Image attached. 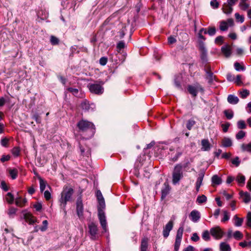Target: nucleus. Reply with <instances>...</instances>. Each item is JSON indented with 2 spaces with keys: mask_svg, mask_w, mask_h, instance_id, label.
<instances>
[{
  "mask_svg": "<svg viewBox=\"0 0 251 251\" xmlns=\"http://www.w3.org/2000/svg\"><path fill=\"white\" fill-rule=\"evenodd\" d=\"M76 126L78 128V131L82 133H88L87 138H90L93 136L95 133V126L93 123L87 120H81L76 124Z\"/></svg>",
  "mask_w": 251,
  "mask_h": 251,
  "instance_id": "obj_1",
  "label": "nucleus"
},
{
  "mask_svg": "<svg viewBox=\"0 0 251 251\" xmlns=\"http://www.w3.org/2000/svg\"><path fill=\"white\" fill-rule=\"evenodd\" d=\"M73 193V189L68 187H65L61 193V196L59 200L60 205L61 208L64 210L65 213H66L65 207L67 202L71 200Z\"/></svg>",
  "mask_w": 251,
  "mask_h": 251,
  "instance_id": "obj_2",
  "label": "nucleus"
},
{
  "mask_svg": "<svg viewBox=\"0 0 251 251\" xmlns=\"http://www.w3.org/2000/svg\"><path fill=\"white\" fill-rule=\"evenodd\" d=\"M183 177L182 170V164L179 163L176 164L172 172V183L174 184L178 183Z\"/></svg>",
  "mask_w": 251,
  "mask_h": 251,
  "instance_id": "obj_3",
  "label": "nucleus"
},
{
  "mask_svg": "<svg viewBox=\"0 0 251 251\" xmlns=\"http://www.w3.org/2000/svg\"><path fill=\"white\" fill-rule=\"evenodd\" d=\"M188 92L194 97H196L198 92L202 93L204 92L203 87L199 83H197L194 85H189L187 87Z\"/></svg>",
  "mask_w": 251,
  "mask_h": 251,
  "instance_id": "obj_4",
  "label": "nucleus"
},
{
  "mask_svg": "<svg viewBox=\"0 0 251 251\" xmlns=\"http://www.w3.org/2000/svg\"><path fill=\"white\" fill-rule=\"evenodd\" d=\"M103 83L101 84L94 83L89 84L88 87L91 93L97 95H101L103 92V88L102 86Z\"/></svg>",
  "mask_w": 251,
  "mask_h": 251,
  "instance_id": "obj_5",
  "label": "nucleus"
},
{
  "mask_svg": "<svg viewBox=\"0 0 251 251\" xmlns=\"http://www.w3.org/2000/svg\"><path fill=\"white\" fill-rule=\"evenodd\" d=\"M89 232L91 235V239L94 240H97L98 238V228L97 225L92 222L90 223L88 226Z\"/></svg>",
  "mask_w": 251,
  "mask_h": 251,
  "instance_id": "obj_6",
  "label": "nucleus"
},
{
  "mask_svg": "<svg viewBox=\"0 0 251 251\" xmlns=\"http://www.w3.org/2000/svg\"><path fill=\"white\" fill-rule=\"evenodd\" d=\"M210 232L211 235L216 239L222 238L224 234V231L218 226L211 228Z\"/></svg>",
  "mask_w": 251,
  "mask_h": 251,
  "instance_id": "obj_7",
  "label": "nucleus"
},
{
  "mask_svg": "<svg viewBox=\"0 0 251 251\" xmlns=\"http://www.w3.org/2000/svg\"><path fill=\"white\" fill-rule=\"evenodd\" d=\"M98 217L101 226L104 232L107 231V222L104 211H100L98 212Z\"/></svg>",
  "mask_w": 251,
  "mask_h": 251,
  "instance_id": "obj_8",
  "label": "nucleus"
},
{
  "mask_svg": "<svg viewBox=\"0 0 251 251\" xmlns=\"http://www.w3.org/2000/svg\"><path fill=\"white\" fill-rule=\"evenodd\" d=\"M76 204L77 214L80 218L83 216V205L81 196H79L77 198Z\"/></svg>",
  "mask_w": 251,
  "mask_h": 251,
  "instance_id": "obj_9",
  "label": "nucleus"
},
{
  "mask_svg": "<svg viewBox=\"0 0 251 251\" xmlns=\"http://www.w3.org/2000/svg\"><path fill=\"white\" fill-rule=\"evenodd\" d=\"M199 50L201 51V58L203 61H207V50L202 41H199Z\"/></svg>",
  "mask_w": 251,
  "mask_h": 251,
  "instance_id": "obj_10",
  "label": "nucleus"
},
{
  "mask_svg": "<svg viewBox=\"0 0 251 251\" xmlns=\"http://www.w3.org/2000/svg\"><path fill=\"white\" fill-rule=\"evenodd\" d=\"M173 227V222L170 221L163 228V235L165 238H167L169 235L170 231Z\"/></svg>",
  "mask_w": 251,
  "mask_h": 251,
  "instance_id": "obj_11",
  "label": "nucleus"
},
{
  "mask_svg": "<svg viewBox=\"0 0 251 251\" xmlns=\"http://www.w3.org/2000/svg\"><path fill=\"white\" fill-rule=\"evenodd\" d=\"M240 198L242 201L245 203H248L251 201V196L249 193L248 192H244L240 191L239 192Z\"/></svg>",
  "mask_w": 251,
  "mask_h": 251,
  "instance_id": "obj_12",
  "label": "nucleus"
},
{
  "mask_svg": "<svg viewBox=\"0 0 251 251\" xmlns=\"http://www.w3.org/2000/svg\"><path fill=\"white\" fill-rule=\"evenodd\" d=\"M170 187L168 182H165L161 189V199H164L169 194Z\"/></svg>",
  "mask_w": 251,
  "mask_h": 251,
  "instance_id": "obj_13",
  "label": "nucleus"
},
{
  "mask_svg": "<svg viewBox=\"0 0 251 251\" xmlns=\"http://www.w3.org/2000/svg\"><path fill=\"white\" fill-rule=\"evenodd\" d=\"M206 75V78L208 80L209 83H211L214 79L215 78V76L213 75V73L211 71V69L209 66H207L205 69Z\"/></svg>",
  "mask_w": 251,
  "mask_h": 251,
  "instance_id": "obj_14",
  "label": "nucleus"
},
{
  "mask_svg": "<svg viewBox=\"0 0 251 251\" xmlns=\"http://www.w3.org/2000/svg\"><path fill=\"white\" fill-rule=\"evenodd\" d=\"M78 144L81 154L83 156H86L88 157L91 154L90 149L86 146H83L79 141L78 142Z\"/></svg>",
  "mask_w": 251,
  "mask_h": 251,
  "instance_id": "obj_15",
  "label": "nucleus"
},
{
  "mask_svg": "<svg viewBox=\"0 0 251 251\" xmlns=\"http://www.w3.org/2000/svg\"><path fill=\"white\" fill-rule=\"evenodd\" d=\"M24 218L25 221L30 225L33 224L36 222V218L30 213H26L24 214Z\"/></svg>",
  "mask_w": 251,
  "mask_h": 251,
  "instance_id": "obj_16",
  "label": "nucleus"
},
{
  "mask_svg": "<svg viewBox=\"0 0 251 251\" xmlns=\"http://www.w3.org/2000/svg\"><path fill=\"white\" fill-rule=\"evenodd\" d=\"M148 242L149 239L147 237H144L142 239L140 251H148Z\"/></svg>",
  "mask_w": 251,
  "mask_h": 251,
  "instance_id": "obj_17",
  "label": "nucleus"
},
{
  "mask_svg": "<svg viewBox=\"0 0 251 251\" xmlns=\"http://www.w3.org/2000/svg\"><path fill=\"white\" fill-rule=\"evenodd\" d=\"M190 217H191L192 221L194 222H197L198 221L201 217L200 212L196 210H194L191 212Z\"/></svg>",
  "mask_w": 251,
  "mask_h": 251,
  "instance_id": "obj_18",
  "label": "nucleus"
},
{
  "mask_svg": "<svg viewBox=\"0 0 251 251\" xmlns=\"http://www.w3.org/2000/svg\"><path fill=\"white\" fill-rule=\"evenodd\" d=\"M204 177V173H201L199 175V177L197 178L196 183V189L197 192H198L200 190V188L202 184L203 178Z\"/></svg>",
  "mask_w": 251,
  "mask_h": 251,
  "instance_id": "obj_19",
  "label": "nucleus"
},
{
  "mask_svg": "<svg viewBox=\"0 0 251 251\" xmlns=\"http://www.w3.org/2000/svg\"><path fill=\"white\" fill-rule=\"evenodd\" d=\"M222 10L224 13L229 14L231 13L233 11L232 6L230 5L228 3H224L223 5Z\"/></svg>",
  "mask_w": 251,
  "mask_h": 251,
  "instance_id": "obj_20",
  "label": "nucleus"
},
{
  "mask_svg": "<svg viewBox=\"0 0 251 251\" xmlns=\"http://www.w3.org/2000/svg\"><path fill=\"white\" fill-rule=\"evenodd\" d=\"M221 50L222 53L226 57H229L231 54V47L228 45L222 47L221 48Z\"/></svg>",
  "mask_w": 251,
  "mask_h": 251,
  "instance_id": "obj_21",
  "label": "nucleus"
},
{
  "mask_svg": "<svg viewBox=\"0 0 251 251\" xmlns=\"http://www.w3.org/2000/svg\"><path fill=\"white\" fill-rule=\"evenodd\" d=\"M201 150L204 151H208L211 148L210 144L207 139H203L201 140Z\"/></svg>",
  "mask_w": 251,
  "mask_h": 251,
  "instance_id": "obj_22",
  "label": "nucleus"
},
{
  "mask_svg": "<svg viewBox=\"0 0 251 251\" xmlns=\"http://www.w3.org/2000/svg\"><path fill=\"white\" fill-rule=\"evenodd\" d=\"M27 202L26 199H23L21 196L18 197L16 199L15 203L16 204L20 207H23L25 205V203Z\"/></svg>",
  "mask_w": 251,
  "mask_h": 251,
  "instance_id": "obj_23",
  "label": "nucleus"
},
{
  "mask_svg": "<svg viewBox=\"0 0 251 251\" xmlns=\"http://www.w3.org/2000/svg\"><path fill=\"white\" fill-rule=\"evenodd\" d=\"M246 178L242 174H238L236 177V180L240 186H243L245 184Z\"/></svg>",
  "mask_w": 251,
  "mask_h": 251,
  "instance_id": "obj_24",
  "label": "nucleus"
},
{
  "mask_svg": "<svg viewBox=\"0 0 251 251\" xmlns=\"http://www.w3.org/2000/svg\"><path fill=\"white\" fill-rule=\"evenodd\" d=\"M227 101L230 104H235L238 102L239 99L234 95H229L227 97Z\"/></svg>",
  "mask_w": 251,
  "mask_h": 251,
  "instance_id": "obj_25",
  "label": "nucleus"
},
{
  "mask_svg": "<svg viewBox=\"0 0 251 251\" xmlns=\"http://www.w3.org/2000/svg\"><path fill=\"white\" fill-rule=\"evenodd\" d=\"M211 180L213 186L215 185H220L222 182V178L218 176L217 175H214L212 177Z\"/></svg>",
  "mask_w": 251,
  "mask_h": 251,
  "instance_id": "obj_26",
  "label": "nucleus"
},
{
  "mask_svg": "<svg viewBox=\"0 0 251 251\" xmlns=\"http://www.w3.org/2000/svg\"><path fill=\"white\" fill-rule=\"evenodd\" d=\"M8 171L12 179H15L17 178L18 174V171L17 169H8Z\"/></svg>",
  "mask_w": 251,
  "mask_h": 251,
  "instance_id": "obj_27",
  "label": "nucleus"
},
{
  "mask_svg": "<svg viewBox=\"0 0 251 251\" xmlns=\"http://www.w3.org/2000/svg\"><path fill=\"white\" fill-rule=\"evenodd\" d=\"M220 251H231V248L228 244L222 242L220 245Z\"/></svg>",
  "mask_w": 251,
  "mask_h": 251,
  "instance_id": "obj_28",
  "label": "nucleus"
},
{
  "mask_svg": "<svg viewBox=\"0 0 251 251\" xmlns=\"http://www.w3.org/2000/svg\"><path fill=\"white\" fill-rule=\"evenodd\" d=\"M241 148L243 151H247L251 153V142L247 144H242Z\"/></svg>",
  "mask_w": 251,
  "mask_h": 251,
  "instance_id": "obj_29",
  "label": "nucleus"
},
{
  "mask_svg": "<svg viewBox=\"0 0 251 251\" xmlns=\"http://www.w3.org/2000/svg\"><path fill=\"white\" fill-rule=\"evenodd\" d=\"M204 34H208L210 36H213L216 34V29L214 26L209 27L208 30L205 28Z\"/></svg>",
  "mask_w": 251,
  "mask_h": 251,
  "instance_id": "obj_30",
  "label": "nucleus"
},
{
  "mask_svg": "<svg viewBox=\"0 0 251 251\" xmlns=\"http://www.w3.org/2000/svg\"><path fill=\"white\" fill-rule=\"evenodd\" d=\"M232 145V141L230 139L225 137L222 141V145L224 147H229Z\"/></svg>",
  "mask_w": 251,
  "mask_h": 251,
  "instance_id": "obj_31",
  "label": "nucleus"
},
{
  "mask_svg": "<svg viewBox=\"0 0 251 251\" xmlns=\"http://www.w3.org/2000/svg\"><path fill=\"white\" fill-rule=\"evenodd\" d=\"M98 203H99V204L98 205V212H99L100 211H104L103 210L105 208V204L104 199L98 201Z\"/></svg>",
  "mask_w": 251,
  "mask_h": 251,
  "instance_id": "obj_32",
  "label": "nucleus"
},
{
  "mask_svg": "<svg viewBox=\"0 0 251 251\" xmlns=\"http://www.w3.org/2000/svg\"><path fill=\"white\" fill-rule=\"evenodd\" d=\"M38 178L40 182V189L41 192H43L46 188V181H45L40 176H38Z\"/></svg>",
  "mask_w": 251,
  "mask_h": 251,
  "instance_id": "obj_33",
  "label": "nucleus"
},
{
  "mask_svg": "<svg viewBox=\"0 0 251 251\" xmlns=\"http://www.w3.org/2000/svg\"><path fill=\"white\" fill-rule=\"evenodd\" d=\"M234 220L235 221L234 225L236 226H240L242 225L243 222V219L238 218L237 215H235L233 217Z\"/></svg>",
  "mask_w": 251,
  "mask_h": 251,
  "instance_id": "obj_34",
  "label": "nucleus"
},
{
  "mask_svg": "<svg viewBox=\"0 0 251 251\" xmlns=\"http://www.w3.org/2000/svg\"><path fill=\"white\" fill-rule=\"evenodd\" d=\"M224 113L226 118L228 119H231L233 117V112L231 109L225 110Z\"/></svg>",
  "mask_w": 251,
  "mask_h": 251,
  "instance_id": "obj_35",
  "label": "nucleus"
},
{
  "mask_svg": "<svg viewBox=\"0 0 251 251\" xmlns=\"http://www.w3.org/2000/svg\"><path fill=\"white\" fill-rule=\"evenodd\" d=\"M5 199L8 203L12 204L14 201V197L11 193H8L5 196Z\"/></svg>",
  "mask_w": 251,
  "mask_h": 251,
  "instance_id": "obj_36",
  "label": "nucleus"
},
{
  "mask_svg": "<svg viewBox=\"0 0 251 251\" xmlns=\"http://www.w3.org/2000/svg\"><path fill=\"white\" fill-rule=\"evenodd\" d=\"M196 122L192 119L189 120L186 124V127L187 128L190 130H191L192 127L195 125Z\"/></svg>",
  "mask_w": 251,
  "mask_h": 251,
  "instance_id": "obj_37",
  "label": "nucleus"
},
{
  "mask_svg": "<svg viewBox=\"0 0 251 251\" xmlns=\"http://www.w3.org/2000/svg\"><path fill=\"white\" fill-rule=\"evenodd\" d=\"M228 27L227 23L226 22L223 21L221 22L220 25V29L221 30L226 31L227 30Z\"/></svg>",
  "mask_w": 251,
  "mask_h": 251,
  "instance_id": "obj_38",
  "label": "nucleus"
},
{
  "mask_svg": "<svg viewBox=\"0 0 251 251\" xmlns=\"http://www.w3.org/2000/svg\"><path fill=\"white\" fill-rule=\"evenodd\" d=\"M181 238L176 237L175 243V250L177 251L180 245Z\"/></svg>",
  "mask_w": 251,
  "mask_h": 251,
  "instance_id": "obj_39",
  "label": "nucleus"
},
{
  "mask_svg": "<svg viewBox=\"0 0 251 251\" xmlns=\"http://www.w3.org/2000/svg\"><path fill=\"white\" fill-rule=\"evenodd\" d=\"M234 66L235 70L237 71H244L245 70V67L237 62L234 63Z\"/></svg>",
  "mask_w": 251,
  "mask_h": 251,
  "instance_id": "obj_40",
  "label": "nucleus"
},
{
  "mask_svg": "<svg viewBox=\"0 0 251 251\" xmlns=\"http://www.w3.org/2000/svg\"><path fill=\"white\" fill-rule=\"evenodd\" d=\"M207 201V198L206 197L202 195L201 196L198 197L197 199V201L199 203H203L205 202H206Z\"/></svg>",
  "mask_w": 251,
  "mask_h": 251,
  "instance_id": "obj_41",
  "label": "nucleus"
},
{
  "mask_svg": "<svg viewBox=\"0 0 251 251\" xmlns=\"http://www.w3.org/2000/svg\"><path fill=\"white\" fill-rule=\"evenodd\" d=\"M234 238L236 240H240L243 237V234L239 231H236L233 235Z\"/></svg>",
  "mask_w": 251,
  "mask_h": 251,
  "instance_id": "obj_42",
  "label": "nucleus"
},
{
  "mask_svg": "<svg viewBox=\"0 0 251 251\" xmlns=\"http://www.w3.org/2000/svg\"><path fill=\"white\" fill-rule=\"evenodd\" d=\"M50 43L53 45H58L59 43V40L54 36H51L50 39Z\"/></svg>",
  "mask_w": 251,
  "mask_h": 251,
  "instance_id": "obj_43",
  "label": "nucleus"
},
{
  "mask_svg": "<svg viewBox=\"0 0 251 251\" xmlns=\"http://www.w3.org/2000/svg\"><path fill=\"white\" fill-rule=\"evenodd\" d=\"M183 230H184L183 226H180L177 231L176 237L182 238L183 233Z\"/></svg>",
  "mask_w": 251,
  "mask_h": 251,
  "instance_id": "obj_44",
  "label": "nucleus"
},
{
  "mask_svg": "<svg viewBox=\"0 0 251 251\" xmlns=\"http://www.w3.org/2000/svg\"><path fill=\"white\" fill-rule=\"evenodd\" d=\"M240 94L242 99H245L249 95L250 92L247 89H243L240 92Z\"/></svg>",
  "mask_w": 251,
  "mask_h": 251,
  "instance_id": "obj_45",
  "label": "nucleus"
},
{
  "mask_svg": "<svg viewBox=\"0 0 251 251\" xmlns=\"http://www.w3.org/2000/svg\"><path fill=\"white\" fill-rule=\"evenodd\" d=\"M239 6L242 10L245 11L249 8V4L244 1H241Z\"/></svg>",
  "mask_w": 251,
  "mask_h": 251,
  "instance_id": "obj_46",
  "label": "nucleus"
},
{
  "mask_svg": "<svg viewBox=\"0 0 251 251\" xmlns=\"http://www.w3.org/2000/svg\"><path fill=\"white\" fill-rule=\"evenodd\" d=\"M241 77L242 75H238L236 76V79H234V82L237 85L240 86L243 84V82L241 80Z\"/></svg>",
  "mask_w": 251,
  "mask_h": 251,
  "instance_id": "obj_47",
  "label": "nucleus"
},
{
  "mask_svg": "<svg viewBox=\"0 0 251 251\" xmlns=\"http://www.w3.org/2000/svg\"><path fill=\"white\" fill-rule=\"evenodd\" d=\"M245 135H246L245 132H244L242 130H240L236 135V138L238 140L241 139L245 137Z\"/></svg>",
  "mask_w": 251,
  "mask_h": 251,
  "instance_id": "obj_48",
  "label": "nucleus"
},
{
  "mask_svg": "<svg viewBox=\"0 0 251 251\" xmlns=\"http://www.w3.org/2000/svg\"><path fill=\"white\" fill-rule=\"evenodd\" d=\"M202 238L205 241H208L210 240L209 233L207 230L204 231L202 235Z\"/></svg>",
  "mask_w": 251,
  "mask_h": 251,
  "instance_id": "obj_49",
  "label": "nucleus"
},
{
  "mask_svg": "<svg viewBox=\"0 0 251 251\" xmlns=\"http://www.w3.org/2000/svg\"><path fill=\"white\" fill-rule=\"evenodd\" d=\"M125 44L124 42V41H120L117 45V48L118 52H120V50L122 49H124L125 48Z\"/></svg>",
  "mask_w": 251,
  "mask_h": 251,
  "instance_id": "obj_50",
  "label": "nucleus"
},
{
  "mask_svg": "<svg viewBox=\"0 0 251 251\" xmlns=\"http://www.w3.org/2000/svg\"><path fill=\"white\" fill-rule=\"evenodd\" d=\"M20 150L18 147H14L12 150V154L15 156H18L20 154Z\"/></svg>",
  "mask_w": 251,
  "mask_h": 251,
  "instance_id": "obj_51",
  "label": "nucleus"
},
{
  "mask_svg": "<svg viewBox=\"0 0 251 251\" xmlns=\"http://www.w3.org/2000/svg\"><path fill=\"white\" fill-rule=\"evenodd\" d=\"M238 127L239 129H245L246 128V124L244 121L240 120L237 123Z\"/></svg>",
  "mask_w": 251,
  "mask_h": 251,
  "instance_id": "obj_52",
  "label": "nucleus"
},
{
  "mask_svg": "<svg viewBox=\"0 0 251 251\" xmlns=\"http://www.w3.org/2000/svg\"><path fill=\"white\" fill-rule=\"evenodd\" d=\"M67 90L72 93L74 96L77 95L78 93V90L76 88L69 87L68 88Z\"/></svg>",
  "mask_w": 251,
  "mask_h": 251,
  "instance_id": "obj_53",
  "label": "nucleus"
},
{
  "mask_svg": "<svg viewBox=\"0 0 251 251\" xmlns=\"http://www.w3.org/2000/svg\"><path fill=\"white\" fill-rule=\"evenodd\" d=\"M247 225L248 227L251 228V212H249L247 217Z\"/></svg>",
  "mask_w": 251,
  "mask_h": 251,
  "instance_id": "obj_54",
  "label": "nucleus"
},
{
  "mask_svg": "<svg viewBox=\"0 0 251 251\" xmlns=\"http://www.w3.org/2000/svg\"><path fill=\"white\" fill-rule=\"evenodd\" d=\"M235 17L236 20H239L241 23H243L244 21V17L243 15H240L238 13L235 14Z\"/></svg>",
  "mask_w": 251,
  "mask_h": 251,
  "instance_id": "obj_55",
  "label": "nucleus"
},
{
  "mask_svg": "<svg viewBox=\"0 0 251 251\" xmlns=\"http://www.w3.org/2000/svg\"><path fill=\"white\" fill-rule=\"evenodd\" d=\"M210 5L213 8H218L219 6V3L217 0H212L210 1Z\"/></svg>",
  "mask_w": 251,
  "mask_h": 251,
  "instance_id": "obj_56",
  "label": "nucleus"
},
{
  "mask_svg": "<svg viewBox=\"0 0 251 251\" xmlns=\"http://www.w3.org/2000/svg\"><path fill=\"white\" fill-rule=\"evenodd\" d=\"M229 219V215L228 213L226 211H224V218L222 220V222H225L228 221Z\"/></svg>",
  "mask_w": 251,
  "mask_h": 251,
  "instance_id": "obj_57",
  "label": "nucleus"
},
{
  "mask_svg": "<svg viewBox=\"0 0 251 251\" xmlns=\"http://www.w3.org/2000/svg\"><path fill=\"white\" fill-rule=\"evenodd\" d=\"M96 197H97L98 201L104 199L101 191L99 190H97V191L96 192Z\"/></svg>",
  "mask_w": 251,
  "mask_h": 251,
  "instance_id": "obj_58",
  "label": "nucleus"
},
{
  "mask_svg": "<svg viewBox=\"0 0 251 251\" xmlns=\"http://www.w3.org/2000/svg\"><path fill=\"white\" fill-rule=\"evenodd\" d=\"M229 126H230V124L229 123H226L225 124H222V127L223 128V131L224 132H227Z\"/></svg>",
  "mask_w": 251,
  "mask_h": 251,
  "instance_id": "obj_59",
  "label": "nucleus"
},
{
  "mask_svg": "<svg viewBox=\"0 0 251 251\" xmlns=\"http://www.w3.org/2000/svg\"><path fill=\"white\" fill-rule=\"evenodd\" d=\"M81 107L83 109L88 110L89 109V105L86 101H83L81 103Z\"/></svg>",
  "mask_w": 251,
  "mask_h": 251,
  "instance_id": "obj_60",
  "label": "nucleus"
},
{
  "mask_svg": "<svg viewBox=\"0 0 251 251\" xmlns=\"http://www.w3.org/2000/svg\"><path fill=\"white\" fill-rule=\"evenodd\" d=\"M107 62V58L105 57H102L100 59V64L101 65L104 66L106 64Z\"/></svg>",
  "mask_w": 251,
  "mask_h": 251,
  "instance_id": "obj_61",
  "label": "nucleus"
},
{
  "mask_svg": "<svg viewBox=\"0 0 251 251\" xmlns=\"http://www.w3.org/2000/svg\"><path fill=\"white\" fill-rule=\"evenodd\" d=\"M8 142L9 140L6 138H3L1 140V144L3 147H7Z\"/></svg>",
  "mask_w": 251,
  "mask_h": 251,
  "instance_id": "obj_62",
  "label": "nucleus"
},
{
  "mask_svg": "<svg viewBox=\"0 0 251 251\" xmlns=\"http://www.w3.org/2000/svg\"><path fill=\"white\" fill-rule=\"evenodd\" d=\"M174 83H175V84L177 88H181V84H180V81L179 80L178 77H176L175 78V79L174 80Z\"/></svg>",
  "mask_w": 251,
  "mask_h": 251,
  "instance_id": "obj_63",
  "label": "nucleus"
},
{
  "mask_svg": "<svg viewBox=\"0 0 251 251\" xmlns=\"http://www.w3.org/2000/svg\"><path fill=\"white\" fill-rule=\"evenodd\" d=\"M191 240L194 242H197L200 240V237L197 233L193 234L192 236L191 237Z\"/></svg>",
  "mask_w": 251,
  "mask_h": 251,
  "instance_id": "obj_64",
  "label": "nucleus"
}]
</instances>
